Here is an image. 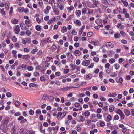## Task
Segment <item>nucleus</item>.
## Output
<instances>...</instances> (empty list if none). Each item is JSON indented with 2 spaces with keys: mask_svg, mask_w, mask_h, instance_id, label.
<instances>
[{
  "mask_svg": "<svg viewBox=\"0 0 134 134\" xmlns=\"http://www.w3.org/2000/svg\"><path fill=\"white\" fill-rule=\"evenodd\" d=\"M76 87H76L75 86H67L61 88V90L63 92H65L69 90L72 89L73 88H75Z\"/></svg>",
  "mask_w": 134,
  "mask_h": 134,
  "instance_id": "2",
  "label": "nucleus"
},
{
  "mask_svg": "<svg viewBox=\"0 0 134 134\" xmlns=\"http://www.w3.org/2000/svg\"><path fill=\"white\" fill-rule=\"evenodd\" d=\"M54 63L57 66H59V65L60 64V62L58 61L57 60H55L54 61Z\"/></svg>",
  "mask_w": 134,
  "mask_h": 134,
  "instance_id": "48",
  "label": "nucleus"
},
{
  "mask_svg": "<svg viewBox=\"0 0 134 134\" xmlns=\"http://www.w3.org/2000/svg\"><path fill=\"white\" fill-rule=\"evenodd\" d=\"M67 29L66 26H63L62 27L61 31L62 33H64L67 32Z\"/></svg>",
  "mask_w": 134,
  "mask_h": 134,
  "instance_id": "10",
  "label": "nucleus"
},
{
  "mask_svg": "<svg viewBox=\"0 0 134 134\" xmlns=\"http://www.w3.org/2000/svg\"><path fill=\"white\" fill-rule=\"evenodd\" d=\"M20 27L19 25H17L15 26L14 31L15 33L16 34H18L20 31Z\"/></svg>",
  "mask_w": 134,
  "mask_h": 134,
  "instance_id": "3",
  "label": "nucleus"
},
{
  "mask_svg": "<svg viewBox=\"0 0 134 134\" xmlns=\"http://www.w3.org/2000/svg\"><path fill=\"white\" fill-rule=\"evenodd\" d=\"M50 38L48 37L46 38H44L41 41V42L40 43L41 45L43 46L45 44H46L51 41V40H49Z\"/></svg>",
  "mask_w": 134,
  "mask_h": 134,
  "instance_id": "1",
  "label": "nucleus"
},
{
  "mask_svg": "<svg viewBox=\"0 0 134 134\" xmlns=\"http://www.w3.org/2000/svg\"><path fill=\"white\" fill-rule=\"evenodd\" d=\"M73 59V55H72L71 53L70 54V55L69 56H68V60L69 61H70L71 60H72Z\"/></svg>",
  "mask_w": 134,
  "mask_h": 134,
  "instance_id": "35",
  "label": "nucleus"
},
{
  "mask_svg": "<svg viewBox=\"0 0 134 134\" xmlns=\"http://www.w3.org/2000/svg\"><path fill=\"white\" fill-rule=\"evenodd\" d=\"M27 69L28 71H32L33 70V68L32 66H29L27 67Z\"/></svg>",
  "mask_w": 134,
  "mask_h": 134,
  "instance_id": "46",
  "label": "nucleus"
},
{
  "mask_svg": "<svg viewBox=\"0 0 134 134\" xmlns=\"http://www.w3.org/2000/svg\"><path fill=\"white\" fill-rule=\"evenodd\" d=\"M117 94L115 92H114L112 94H110L108 95L109 97H115L116 96Z\"/></svg>",
  "mask_w": 134,
  "mask_h": 134,
  "instance_id": "25",
  "label": "nucleus"
},
{
  "mask_svg": "<svg viewBox=\"0 0 134 134\" xmlns=\"http://www.w3.org/2000/svg\"><path fill=\"white\" fill-rule=\"evenodd\" d=\"M20 134H26V130L23 128L21 129L20 130Z\"/></svg>",
  "mask_w": 134,
  "mask_h": 134,
  "instance_id": "13",
  "label": "nucleus"
},
{
  "mask_svg": "<svg viewBox=\"0 0 134 134\" xmlns=\"http://www.w3.org/2000/svg\"><path fill=\"white\" fill-rule=\"evenodd\" d=\"M87 10L86 8H84L82 9V15H84L86 14L87 13Z\"/></svg>",
  "mask_w": 134,
  "mask_h": 134,
  "instance_id": "29",
  "label": "nucleus"
},
{
  "mask_svg": "<svg viewBox=\"0 0 134 134\" xmlns=\"http://www.w3.org/2000/svg\"><path fill=\"white\" fill-rule=\"evenodd\" d=\"M2 121L3 122V124L4 125H6L9 122V119L8 118H6L4 120H3Z\"/></svg>",
  "mask_w": 134,
  "mask_h": 134,
  "instance_id": "16",
  "label": "nucleus"
},
{
  "mask_svg": "<svg viewBox=\"0 0 134 134\" xmlns=\"http://www.w3.org/2000/svg\"><path fill=\"white\" fill-rule=\"evenodd\" d=\"M74 8L73 6H71L70 7H69L67 8V9L68 10H69L70 11H71L72 10H73Z\"/></svg>",
  "mask_w": 134,
  "mask_h": 134,
  "instance_id": "62",
  "label": "nucleus"
},
{
  "mask_svg": "<svg viewBox=\"0 0 134 134\" xmlns=\"http://www.w3.org/2000/svg\"><path fill=\"white\" fill-rule=\"evenodd\" d=\"M26 134H35V132L32 130H29L26 132Z\"/></svg>",
  "mask_w": 134,
  "mask_h": 134,
  "instance_id": "24",
  "label": "nucleus"
},
{
  "mask_svg": "<svg viewBox=\"0 0 134 134\" xmlns=\"http://www.w3.org/2000/svg\"><path fill=\"white\" fill-rule=\"evenodd\" d=\"M38 49L37 48H36L33 49L31 51V53L32 54H34L35 53V52H37L38 51Z\"/></svg>",
  "mask_w": 134,
  "mask_h": 134,
  "instance_id": "44",
  "label": "nucleus"
},
{
  "mask_svg": "<svg viewBox=\"0 0 134 134\" xmlns=\"http://www.w3.org/2000/svg\"><path fill=\"white\" fill-rule=\"evenodd\" d=\"M11 22L12 24H16L18 23L19 21L17 19H15L14 20L12 19Z\"/></svg>",
  "mask_w": 134,
  "mask_h": 134,
  "instance_id": "15",
  "label": "nucleus"
},
{
  "mask_svg": "<svg viewBox=\"0 0 134 134\" xmlns=\"http://www.w3.org/2000/svg\"><path fill=\"white\" fill-rule=\"evenodd\" d=\"M20 25L21 28L22 29L24 30L25 29V27H26V26L24 23L23 22H21Z\"/></svg>",
  "mask_w": 134,
  "mask_h": 134,
  "instance_id": "14",
  "label": "nucleus"
},
{
  "mask_svg": "<svg viewBox=\"0 0 134 134\" xmlns=\"http://www.w3.org/2000/svg\"><path fill=\"white\" fill-rule=\"evenodd\" d=\"M119 116L117 115H116L114 117L113 119L114 120H119Z\"/></svg>",
  "mask_w": 134,
  "mask_h": 134,
  "instance_id": "63",
  "label": "nucleus"
},
{
  "mask_svg": "<svg viewBox=\"0 0 134 134\" xmlns=\"http://www.w3.org/2000/svg\"><path fill=\"white\" fill-rule=\"evenodd\" d=\"M85 26L84 25L82 26L81 28H80V30L79 31V34H81L83 32V31L85 28Z\"/></svg>",
  "mask_w": 134,
  "mask_h": 134,
  "instance_id": "17",
  "label": "nucleus"
},
{
  "mask_svg": "<svg viewBox=\"0 0 134 134\" xmlns=\"http://www.w3.org/2000/svg\"><path fill=\"white\" fill-rule=\"evenodd\" d=\"M101 2L103 4L105 5H107L108 4V2L107 0H101Z\"/></svg>",
  "mask_w": 134,
  "mask_h": 134,
  "instance_id": "38",
  "label": "nucleus"
},
{
  "mask_svg": "<svg viewBox=\"0 0 134 134\" xmlns=\"http://www.w3.org/2000/svg\"><path fill=\"white\" fill-rule=\"evenodd\" d=\"M16 126L15 125H14L11 128L10 132L12 134H17L16 133Z\"/></svg>",
  "mask_w": 134,
  "mask_h": 134,
  "instance_id": "4",
  "label": "nucleus"
},
{
  "mask_svg": "<svg viewBox=\"0 0 134 134\" xmlns=\"http://www.w3.org/2000/svg\"><path fill=\"white\" fill-rule=\"evenodd\" d=\"M108 30H109V31L107 32H105V31H104L103 32L104 34H113L114 32L111 29H107Z\"/></svg>",
  "mask_w": 134,
  "mask_h": 134,
  "instance_id": "12",
  "label": "nucleus"
},
{
  "mask_svg": "<svg viewBox=\"0 0 134 134\" xmlns=\"http://www.w3.org/2000/svg\"><path fill=\"white\" fill-rule=\"evenodd\" d=\"M58 114H59L60 115V116H61V118H64L66 115V113L65 112H63L61 113V112H58Z\"/></svg>",
  "mask_w": 134,
  "mask_h": 134,
  "instance_id": "18",
  "label": "nucleus"
},
{
  "mask_svg": "<svg viewBox=\"0 0 134 134\" xmlns=\"http://www.w3.org/2000/svg\"><path fill=\"white\" fill-rule=\"evenodd\" d=\"M40 80L42 81H45L46 80V79L43 76H41L40 78Z\"/></svg>",
  "mask_w": 134,
  "mask_h": 134,
  "instance_id": "64",
  "label": "nucleus"
},
{
  "mask_svg": "<svg viewBox=\"0 0 134 134\" xmlns=\"http://www.w3.org/2000/svg\"><path fill=\"white\" fill-rule=\"evenodd\" d=\"M124 112L125 115L127 116H129L130 115V112L129 110L125 109H124Z\"/></svg>",
  "mask_w": 134,
  "mask_h": 134,
  "instance_id": "7",
  "label": "nucleus"
},
{
  "mask_svg": "<svg viewBox=\"0 0 134 134\" xmlns=\"http://www.w3.org/2000/svg\"><path fill=\"white\" fill-rule=\"evenodd\" d=\"M25 40L26 41V43L30 44L31 43V39L30 38H25Z\"/></svg>",
  "mask_w": 134,
  "mask_h": 134,
  "instance_id": "26",
  "label": "nucleus"
},
{
  "mask_svg": "<svg viewBox=\"0 0 134 134\" xmlns=\"http://www.w3.org/2000/svg\"><path fill=\"white\" fill-rule=\"evenodd\" d=\"M76 15L77 16H80L81 14V12L80 10H78L75 12Z\"/></svg>",
  "mask_w": 134,
  "mask_h": 134,
  "instance_id": "34",
  "label": "nucleus"
},
{
  "mask_svg": "<svg viewBox=\"0 0 134 134\" xmlns=\"http://www.w3.org/2000/svg\"><path fill=\"white\" fill-rule=\"evenodd\" d=\"M13 8L12 7H10V11L9 12V15L11 16V15L13 11Z\"/></svg>",
  "mask_w": 134,
  "mask_h": 134,
  "instance_id": "54",
  "label": "nucleus"
},
{
  "mask_svg": "<svg viewBox=\"0 0 134 134\" xmlns=\"http://www.w3.org/2000/svg\"><path fill=\"white\" fill-rule=\"evenodd\" d=\"M115 62V60L114 58H112L109 60V63L111 64H113Z\"/></svg>",
  "mask_w": 134,
  "mask_h": 134,
  "instance_id": "60",
  "label": "nucleus"
},
{
  "mask_svg": "<svg viewBox=\"0 0 134 134\" xmlns=\"http://www.w3.org/2000/svg\"><path fill=\"white\" fill-rule=\"evenodd\" d=\"M29 113L30 115H32L34 114V111L33 110L30 109L29 112Z\"/></svg>",
  "mask_w": 134,
  "mask_h": 134,
  "instance_id": "55",
  "label": "nucleus"
},
{
  "mask_svg": "<svg viewBox=\"0 0 134 134\" xmlns=\"http://www.w3.org/2000/svg\"><path fill=\"white\" fill-rule=\"evenodd\" d=\"M36 29L38 31H40L41 30V26L39 25H37L35 26Z\"/></svg>",
  "mask_w": 134,
  "mask_h": 134,
  "instance_id": "27",
  "label": "nucleus"
},
{
  "mask_svg": "<svg viewBox=\"0 0 134 134\" xmlns=\"http://www.w3.org/2000/svg\"><path fill=\"white\" fill-rule=\"evenodd\" d=\"M75 66V65H74L72 64H70V66L72 68V70L73 71L76 68Z\"/></svg>",
  "mask_w": 134,
  "mask_h": 134,
  "instance_id": "37",
  "label": "nucleus"
},
{
  "mask_svg": "<svg viewBox=\"0 0 134 134\" xmlns=\"http://www.w3.org/2000/svg\"><path fill=\"white\" fill-rule=\"evenodd\" d=\"M123 81V79L121 77L119 78V79L118 81H117L116 80V81L118 83H122V82Z\"/></svg>",
  "mask_w": 134,
  "mask_h": 134,
  "instance_id": "33",
  "label": "nucleus"
},
{
  "mask_svg": "<svg viewBox=\"0 0 134 134\" xmlns=\"http://www.w3.org/2000/svg\"><path fill=\"white\" fill-rule=\"evenodd\" d=\"M0 12L3 15L5 16L6 15V12L4 11V8H3L1 9L0 8V10H1Z\"/></svg>",
  "mask_w": 134,
  "mask_h": 134,
  "instance_id": "19",
  "label": "nucleus"
},
{
  "mask_svg": "<svg viewBox=\"0 0 134 134\" xmlns=\"http://www.w3.org/2000/svg\"><path fill=\"white\" fill-rule=\"evenodd\" d=\"M57 3L59 5L63 4L64 1L63 0H57Z\"/></svg>",
  "mask_w": 134,
  "mask_h": 134,
  "instance_id": "22",
  "label": "nucleus"
},
{
  "mask_svg": "<svg viewBox=\"0 0 134 134\" xmlns=\"http://www.w3.org/2000/svg\"><path fill=\"white\" fill-rule=\"evenodd\" d=\"M51 68L52 70V71H53L54 72L55 71V70L56 69V67L54 65H53L52 66H51Z\"/></svg>",
  "mask_w": 134,
  "mask_h": 134,
  "instance_id": "57",
  "label": "nucleus"
},
{
  "mask_svg": "<svg viewBox=\"0 0 134 134\" xmlns=\"http://www.w3.org/2000/svg\"><path fill=\"white\" fill-rule=\"evenodd\" d=\"M1 75L2 77V80L4 81H6V78L4 75L2 74H1Z\"/></svg>",
  "mask_w": 134,
  "mask_h": 134,
  "instance_id": "61",
  "label": "nucleus"
},
{
  "mask_svg": "<svg viewBox=\"0 0 134 134\" xmlns=\"http://www.w3.org/2000/svg\"><path fill=\"white\" fill-rule=\"evenodd\" d=\"M105 45L108 47L112 48L114 47V44L110 42H107L106 44Z\"/></svg>",
  "mask_w": 134,
  "mask_h": 134,
  "instance_id": "6",
  "label": "nucleus"
},
{
  "mask_svg": "<svg viewBox=\"0 0 134 134\" xmlns=\"http://www.w3.org/2000/svg\"><path fill=\"white\" fill-rule=\"evenodd\" d=\"M102 8L105 10L106 12L107 13H109L111 11V10L109 8H107V7L104 5H102Z\"/></svg>",
  "mask_w": 134,
  "mask_h": 134,
  "instance_id": "8",
  "label": "nucleus"
},
{
  "mask_svg": "<svg viewBox=\"0 0 134 134\" xmlns=\"http://www.w3.org/2000/svg\"><path fill=\"white\" fill-rule=\"evenodd\" d=\"M93 75L91 74H90L86 76V78L88 79H91Z\"/></svg>",
  "mask_w": 134,
  "mask_h": 134,
  "instance_id": "31",
  "label": "nucleus"
},
{
  "mask_svg": "<svg viewBox=\"0 0 134 134\" xmlns=\"http://www.w3.org/2000/svg\"><path fill=\"white\" fill-rule=\"evenodd\" d=\"M85 119L82 116H81L80 117V119H79V122H83L85 120Z\"/></svg>",
  "mask_w": 134,
  "mask_h": 134,
  "instance_id": "28",
  "label": "nucleus"
},
{
  "mask_svg": "<svg viewBox=\"0 0 134 134\" xmlns=\"http://www.w3.org/2000/svg\"><path fill=\"white\" fill-rule=\"evenodd\" d=\"M96 117L98 119H101L102 118V116L99 113L98 114L96 115Z\"/></svg>",
  "mask_w": 134,
  "mask_h": 134,
  "instance_id": "39",
  "label": "nucleus"
},
{
  "mask_svg": "<svg viewBox=\"0 0 134 134\" xmlns=\"http://www.w3.org/2000/svg\"><path fill=\"white\" fill-rule=\"evenodd\" d=\"M93 60L96 62H98L99 60V59L98 57H94L93 58Z\"/></svg>",
  "mask_w": 134,
  "mask_h": 134,
  "instance_id": "59",
  "label": "nucleus"
},
{
  "mask_svg": "<svg viewBox=\"0 0 134 134\" xmlns=\"http://www.w3.org/2000/svg\"><path fill=\"white\" fill-rule=\"evenodd\" d=\"M31 75V74L30 73H28L27 74H24V76L29 77Z\"/></svg>",
  "mask_w": 134,
  "mask_h": 134,
  "instance_id": "58",
  "label": "nucleus"
},
{
  "mask_svg": "<svg viewBox=\"0 0 134 134\" xmlns=\"http://www.w3.org/2000/svg\"><path fill=\"white\" fill-rule=\"evenodd\" d=\"M53 10L55 15H58L59 14V10L58 8H53Z\"/></svg>",
  "mask_w": 134,
  "mask_h": 134,
  "instance_id": "11",
  "label": "nucleus"
},
{
  "mask_svg": "<svg viewBox=\"0 0 134 134\" xmlns=\"http://www.w3.org/2000/svg\"><path fill=\"white\" fill-rule=\"evenodd\" d=\"M74 23L80 26L81 25V22L80 20H76L74 21Z\"/></svg>",
  "mask_w": 134,
  "mask_h": 134,
  "instance_id": "32",
  "label": "nucleus"
},
{
  "mask_svg": "<svg viewBox=\"0 0 134 134\" xmlns=\"http://www.w3.org/2000/svg\"><path fill=\"white\" fill-rule=\"evenodd\" d=\"M26 34L27 36H29L31 34V32L29 30H27L26 31Z\"/></svg>",
  "mask_w": 134,
  "mask_h": 134,
  "instance_id": "52",
  "label": "nucleus"
},
{
  "mask_svg": "<svg viewBox=\"0 0 134 134\" xmlns=\"http://www.w3.org/2000/svg\"><path fill=\"white\" fill-rule=\"evenodd\" d=\"M21 104L20 102L18 101H16L15 102V105L17 107H19Z\"/></svg>",
  "mask_w": 134,
  "mask_h": 134,
  "instance_id": "23",
  "label": "nucleus"
},
{
  "mask_svg": "<svg viewBox=\"0 0 134 134\" xmlns=\"http://www.w3.org/2000/svg\"><path fill=\"white\" fill-rule=\"evenodd\" d=\"M43 52L41 50H39L37 53V54L39 56H41L43 54Z\"/></svg>",
  "mask_w": 134,
  "mask_h": 134,
  "instance_id": "49",
  "label": "nucleus"
},
{
  "mask_svg": "<svg viewBox=\"0 0 134 134\" xmlns=\"http://www.w3.org/2000/svg\"><path fill=\"white\" fill-rule=\"evenodd\" d=\"M82 114L83 115L85 116L88 117L90 115V114L89 112L87 111L84 113H82Z\"/></svg>",
  "mask_w": 134,
  "mask_h": 134,
  "instance_id": "20",
  "label": "nucleus"
},
{
  "mask_svg": "<svg viewBox=\"0 0 134 134\" xmlns=\"http://www.w3.org/2000/svg\"><path fill=\"white\" fill-rule=\"evenodd\" d=\"M114 66L115 69L116 70H118L120 68V65L118 64H115Z\"/></svg>",
  "mask_w": 134,
  "mask_h": 134,
  "instance_id": "40",
  "label": "nucleus"
},
{
  "mask_svg": "<svg viewBox=\"0 0 134 134\" xmlns=\"http://www.w3.org/2000/svg\"><path fill=\"white\" fill-rule=\"evenodd\" d=\"M117 76V74L115 72H112L110 76L111 77H115Z\"/></svg>",
  "mask_w": 134,
  "mask_h": 134,
  "instance_id": "56",
  "label": "nucleus"
},
{
  "mask_svg": "<svg viewBox=\"0 0 134 134\" xmlns=\"http://www.w3.org/2000/svg\"><path fill=\"white\" fill-rule=\"evenodd\" d=\"M106 89L105 87L103 85H102L101 86L100 90L103 91H105Z\"/></svg>",
  "mask_w": 134,
  "mask_h": 134,
  "instance_id": "42",
  "label": "nucleus"
},
{
  "mask_svg": "<svg viewBox=\"0 0 134 134\" xmlns=\"http://www.w3.org/2000/svg\"><path fill=\"white\" fill-rule=\"evenodd\" d=\"M36 84L35 83H30L29 84V86L30 87H33L36 86Z\"/></svg>",
  "mask_w": 134,
  "mask_h": 134,
  "instance_id": "47",
  "label": "nucleus"
},
{
  "mask_svg": "<svg viewBox=\"0 0 134 134\" xmlns=\"http://www.w3.org/2000/svg\"><path fill=\"white\" fill-rule=\"evenodd\" d=\"M76 128L77 131L78 132L80 131L81 130V128L79 125L77 126Z\"/></svg>",
  "mask_w": 134,
  "mask_h": 134,
  "instance_id": "53",
  "label": "nucleus"
},
{
  "mask_svg": "<svg viewBox=\"0 0 134 134\" xmlns=\"http://www.w3.org/2000/svg\"><path fill=\"white\" fill-rule=\"evenodd\" d=\"M111 71L112 69L111 68H108L106 70V72L107 74H110Z\"/></svg>",
  "mask_w": 134,
  "mask_h": 134,
  "instance_id": "51",
  "label": "nucleus"
},
{
  "mask_svg": "<svg viewBox=\"0 0 134 134\" xmlns=\"http://www.w3.org/2000/svg\"><path fill=\"white\" fill-rule=\"evenodd\" d=\"M120 35L119 33H116L114 35V38L115 39L120 37Z\"/></svg>",
  "mask_w": 134,
  "mask_h": 134,
  "instance_id": "21",
  "label": "nucleus"
},
{
  "mask_svg": "<svg viewBox=\"0 0 134 134\" xmlns=\"http://www.w3.org/2000/svg\"><path fill=\"white\" fill-rule=\"evenodd\" d=\"M12 40L14 42H16L17 40V38L15 36H13L12 37Z\"/></svg>",
  "mask_w": 134,
  "mask_h": 134,
  "instance_id": "45",
  "label": "nucleus"
},
{
  "mask_svg": "<svg viewBox=\"0 0 134 134\" xmlns=\"http://www.w3.org/2000/svg\"><path fill=\"white\" fill-rule=\"evenodd\" d=\"M18 9L19 10L18 11L21 13L23 12L24 10V7L21 8V7H20L18 8Z\"/></svg>",
  "mask_w": 134,
  "mask_h": 134,
  "instance_id": "41",
  "label": "nucleus"
},
{
  "mask_svg": "<svg viewBox=\"0 0 134 134\" xmlns=\"http://www.w3.org/2000/svg\"><path fill=\"white\" fill-rule=\"evenodd\" d=\"M53 51H54L57 49V47L55 44H53L51 47Z\"/></svg>",
  "mask_w": 134,
  "mask_h": 134,
  "instance_id": "50",
  "label": "nucleus"
},
{
  "mask_svg": "<svg viewBox=\"0 0 134 134\" xmlns=\"http://www.w3.org/2000/svg\"><path fill=\"white\" fill-rule=\"evenodd\" d=\"M112 118V117L110 115H108L107 117V121L109 122L111 121Z\"/></svg>",
  "mask_w": 134,
  "mask_h": 134,
  "instance_id": "30",
  "label": "nucleus"
},
{
  "mask_svg": "<svg viewBox=\"0 0 134 134\" xmlns=\"http://www.w3.org/2000/svg\"><path fill=\"white\" fill-rule=\"evenodd\" d=\"M90 63V61L88 60L84 61L82 63V65L84 66H87Z\"/></svg>",
  "mask_w": 134,
  "mask_h": 134,
  "instance_id": "5",
  "label": "nucleus"
},
{
  "mask_svg": "<svg viewBox=\"0 0 134 134\" xmlns=\"http://www.w3.org/2000/svg\"><path fill=\"white\" fill-rule=\"evenodd\" d=\"M30 58V56L29 55L27 54L24 55L23 56L22 58L25 59L26 61H27Z\"/></svg>",
  "mask_w": 134,
  "mask_h": 134,
  "instance_id": "9",
  "label": "nucleus"
},
{
  "mask_svg": "<svg viewBox=\"0 0 134 134\" xmlns=\"http://www.w3.org/2000/svg\"><path fill=\"white\" fill-rule=\"evenodd\" d=\"M116 113L119 115H120L121 114H122V113H123L122 111L120 109H118L116 111Z\"/></svg>",
  "mask_w": 134,
  "mask_h": 134,
  "instance_id": "36",
  "label": "nucleus"
},
{
  "mask_svg": "<svg viewBox=\"0 0 134 134\" xmlns=\"http://www.w3.org/2000/svg\"><path fill=\"white\" fill-rule=\"evenodd\" d=\"M59 4L57 3H55L54 4V6L55 7L54 8H58L59 6Z\"/></svg>",
  "mask_w": 134,
  "mask_h": 134,
  "instance_id": "43",
  "label": "nucleus"
}]
</instances>
